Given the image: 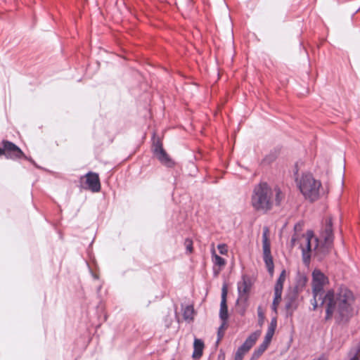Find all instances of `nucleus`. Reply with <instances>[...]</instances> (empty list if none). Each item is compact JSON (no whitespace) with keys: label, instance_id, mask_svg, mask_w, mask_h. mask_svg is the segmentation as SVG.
I'll return each instance as SVG.
<instances>
[{"label":"nucleus","instance_id":"b1692460","mask_svg":"<svg viewBox=\"0 0 360 360\" xmlns=\"http://www.w3.org/2000/svg\"><path fill=\"white\" fill-rule=\"evenodd\" d=\"M264 352V351L258 347V348L254 352L252 356L256 359L259 358Z\"/></svg>","mask_w":360,"mask_h":360},{"label":"nucleus","instance_id":"f03ea898","mask_svg":"<svg viewBox=\"0 0 360 360\" xmlns=\"http://www.w3.org/2000/svg\"><path fill=\"white\" fill-rule=\"evenodd\" d=\"M322 237L324 238V245L322 246H319L318 238L314 237L313 233L310 231L299 239L304 264H308L309 263L311 253L321 259L329 252L333 239L330 218L326 220V226L322 233Z\"/></svg>","mask_w":360,"mask_h":360},{"label":"nucleus","instance_id":"20e7f679","mask_svg":"<svg viewBox=\"0 0 360 360\" xmlns=\"http://www.w3.org/2000/svg\"><path fill=\"white\" fill-rule=\"evenodd\" d=\"M300 191L307 200L311 202L315 201L319 198V190L321 184L316 180L311 174H306L302 175L297 181Z\"/></svg>","mask_w":360,"mask_h":360},{"label":"nucleus","instance_id":"2eb2a0df","mask_svg":"<svg viewBox=\"0 0 360 360\" xmlns=\"http://www.w3.org/2000/svg\"><path fill=\"white\" fill-rule=\"evenodd\" d=\"M286 278V271L285 270H283L276 283L275 287H274V291H283V283Z\"/></svg>","mask_w":360,"mask_h":360},{"label":"nucleus","instance_id":"393cba45","mask_svg":"<svg viewBox=\"0 0 360 360\" xmlns=\"http://www.w3.org/2000/svg\"><path fill=\"white\" fill-rule=\"evenodd\" d=\"M264 352V351L258 347V348L254 352L252 356L256 359L259 358Z\"/></svg>","mask_w":360,"mask_h":360},{"label":"nucleus","instance_id":"39448f33","mask_svg":"<svg viewBox=\"0 0 360 360\" xmlns=\"http://www.w3.org/2000/svg\"><path fill=\"white\" fill-rule=\"evenodd\" d=\"M270 231L267 226L263 228L262 233V248L264 255V261L269 274L272 276L274 274V262L273 257L271 253V243H270Z\"/></svg>","mask_w":360,"mask_h":360},{"label":"nucleus","instance_id":"c85d7f7f","mask_svg":"<svg viewBox=\"0 0 360 360\" xmlns=\"http://www.w3.org/2000/svg\"><path fill=\"white\" fill-rule=\"evenodd\" d=\"M349 360H360V359H357V357H354L353 356H350Z\"/></svg>","mask_w":360,"mask_h":360},{"label":"nucleus","instance_id":"9b49d317","mask_svg":"<svg viewBox=\"0 0 360 360\" xmlns=\"http://www.w3.org/2000/svg\"><path fill=\"white\" fill-rule=\"evenodd\" d=\"M261 333V330H257L251 333L245 340V342L242 345V346H243V347L250 351V349L253 347V345L255 344L257 339L260 336Z\"/></svg>","mask_w":360,"mask_h":360},{"label":"nucleus","instance_id":"7ed1b4c3","mask_svg":"<svg viewBox=\"0 0 360 360\" xmlns=\"http://www.w3.org/2000/svg\"><path fill=\"white\" fill-rule=\"evenodd\" d=\"M285 194L278 186L271 188L266 183H260L253 190L251 203L257 211L266 212L273 206L280 205Z\"/></svg>","mask_w":360,"mask_h":360},{"label":"nucleus","instance_id":"5701e85b","mask_svg":"<svg viewBox=\"0 0 360 360\" xmlns=\"http://www.w3.org/2000/svg\"><path fill=\"white\" fill-rule=\"evenodd\" d=\"M217 248L221 255H226L228 252L227 245L225 244H219L217 246Z\"/></svg>","mask_w":360,"mask_h":360},{"label":"nucleus","instance_id":"f3484780","mask_svg":"<svg viewBox=\"0 0 360 360\" xmlns=\"http://www.w3.org/2000/svg\"><path fill=\"white\" fill-rule=\"evenodd\" d=\"M249 351L246 349L243 346H240L235 354L234 360H243L244 356L246 353H248Z\"/></svg>","mask_w":360,"mask_h":360},{"label":"nucleus","instance_id":"aec40b11","mask_svg":"<svg viewBox=\"0 0 360 360\" xmlns=\"http://www.w3.org/2000/svg\"><path fill=\"white\" fill-rule=\"evenodd\" d=\"M349 356H353L360 359V342L350 350Z\"/></svg>","mask_w":360,"mask_h":360},{"label":"nucleus","instance_id":"cd10ccee","mask_svg":"<svg viewBox=\"0 0 360 360\" xmlns=\"http://www.w3.org/2000/svg\"><path fill=\"white\" fill-rule=\"evenodd\" d=\"M295 240H296V238H295V236H293V237H292V240H291L292 243V245H295Z\"/></svg>","mask_w":360,"mask_h":360},{"label":"nucleus","instance_id":"f257e3e1","mask_svg":"<svg viewBox=\"0 0 360 360\" xmlns=\"http://www.w3.org/2000/svg\"><path fill=\"white\" fill-rule=\"evenodd\" d=\"M328 283V278L320 270L315 269L312 272L314 309L318 307L317 300H321V304L326 309V320L334 318L338 323L347 322L354 315V295L346 287H341L336 291L330 290L323 296V288Z\"/></svg>","mask_w":360,"mask_h":360},{"label":"nucleus","instance_id":"412c9836","mask_svg":"<svg viewBox=\"0 0 360 360\" xmlns=\"http://www.w3.org/2000/svg\"><path fill=\"white\" fill-rule=\"evenodd\" d=\"M184 245H185V246L186 248L187 251L189 253H191L193 252V250L192 240H191L189 238H186L185 240Z\"/></svg>","mask_w":360,"mask_h":360},{"label":"nucleus","instance_id":"4468645a","mask_svg":"<svg viewBox=\"0 0 360 360\" xmlns=\"http://www.w3.org/2000/svg\"><path fill=\"white\" fill-rule=\"evenodd\" d=\"M276 326H277V320L276 318H273L271 321V323H270L269 327H268L264 339L268 340L271 342V340L274 335Z\"/></svg>","mask_w":360,"mask_h":360},{"label":"nucleus","instance_id":"bb28decb","mask_svg":"<svg viewBox=\"0 0 360 360\" xmlns=\"http://www.w3.org/2000/svg\"><path fill=\"white\" fill-rule=\"evenodd\" d=\"M259 347L260 349H262L263 351H266V349H267L266 347L263 346L262 345L260 344V345L259 346Z\"/></svg>","mask_w":360,"mask_h":360},{"label":"nucleus","instance_id":"a211bd4d","mask_svg":"<svg viewBox=\"0 0 360 360\" xmlns=\"http://www.w3.org/2000/svg\"><path fill=\"white\" fill-rule=\"evenodd\" d=\"M194 309L191 306H187L184 311V317L186 320H191L193 319Z\"/></svg>","mask_w":360,"mask_h":360},{"label":"nucleus","instance_id":"9d476101","mask_svg":"<svg viewBox=\"0 0 360 360\" xmlns=\"http://www.w3.org/2000/svg\"><path fill=\"white\" fill-rule=\"evenodd\" d=\"M155 154L162 164L168 167H171L173 165V162L162 146H158L155 148Z\"/></svg>","mask_w":360,"mask_h":360},{"label":"nucleus","instance_id":"a878e982","mask_svg":"<svg viewBox=\"0 0 360 360\" xmlns=\"http://www.w3.org/2000/svg\"><path fill=\"white\" fill-rule=\"evenodd\" d=\"M271 343V341L268 340H266V339H264L263 342L261 343V345H262L263 346L266 347V348H268L269 345H270Z\"/></svg>","mask_w":360,"mask_h":360},{"label":"nucleus","instance_id":"6ab92c4d","mask_svg":"<svg viewBox=\"0 0 360 360\" xmlns=\"http://www.w3.org/2000/svg\"><path fill=\"white\" fill-rule=\"evenodd\" d=\"M257 314H258V324L259 326H262L264 323V313L261 307H258L257 308Z\"/></svg>","mask_w":360,"mask_h":360},{"label":"nucleus","instance_id":"4be33fe9","mask_svg":"<svg viewBox=\"0 0 360 360\" xmlns=\"http://www.w3.org/2000/svg\"><path fill=\"white\" fill-rule=\"evenodd\" d=\"M226 321H223L221 326L219 328V330H218L219 340L221 339L224 335V331L226 328Z\"/></svg>","mask_w":360,"mask_h":360},{"label":"nucleus","instance_id":"f8f14e48","mask_svg":"<svg viewBox=\"0 0 360 360\" xmlns=\"http://www.w3.org/2000/svg\"><path fill=\"white\" fill-rule=\"evenodd\" d=\"M194 351L193 353V357L194 359H200L202 355V351L204 349V343L201 340L195 339L193 343Z\"/></svg>","mask_w":360,"mask_h":360},{"label":"nucleus","instance_id":"ddd939ff","mask_svg":"<svg viewBox=\"0 0 360 360\" xmlns=\"http://www.w3.org/2000/svg\"><path fill=\"white\" fill-rule=\"evenodd\" d=\"M211 252L212 262L215 266H218L219 270H221L226 265V260L216 253L214 248H212Z\"/></svg>","mask_w":360,"mask_h":360},{"label":"nucleus","instance_id":"dca6fc26","mask_svg":"<svg viewBox=\"0 0 360 360\" xmlns=\"http://www.w3.org/2000/svg\"><path fill=\"white\" fill-rule=\"evenodd\" d=\"M283 291H274V299L272 303V309L276 313L277 312V308L281 301V295Z\"/></svg>","mask_w":360,"mask_h":360},{"label":"nucleus","instance_id":"c756f323","mask_svg":"<svg viewBox=\"0 0 360 360\" xmlns=\"http://www.w3.org/2000/svg\"><path fill=\"white\" fill-rule=\"evenodd\" d=\"M2 155L1 148H0V156Z\"/></svg>","mask_w":360,"mask_h":360},{"label":"nucleus","instance_id":"1a4fd4ad","mask_svg":"<svg viewBox=\"0 0 360 360\" xmlns=\"http://www.w3.org/2000/svg\"><path fill=\"white\" fill-rule=\"evenodd\" d=\"M226 295H227L226 287L224 286L222 288L221 300L220 311H219V317L222 320V321H226L229 318L228 307L226 304Z\"/></svg>","mask_w":360,"mask_h":360},{"label":"nucleus","instance_id":"0eeeda50","mask_svg":"<svg viewBox=\"0 0 360 360\" xmlns=\"http://www.w3.org/2000/svg\"><path fill=\"white\" fill-rule=\"evenodd\" d=\"M252 288V283L250 278L245 276L242 277V281L238 283V298L237 302L246 303Z\"/></svg>","mask_w":360,"mask_h":360},{"label":"nucleus","instance_id":"423d86ee","mask_svg":"<svg viewBox=\"0 0 360 360\" xmlns=\"http://www.w3.org/2000/svg\"><path fill=\"white\" fill-rule=\"evenodd\" d=\"M2 155H4L11 159H27L25 153L15 143L7 140H4L2 141Z\"/></svg>","mask_w":360,"mask_h":360},{"label":"nucleus","instance_id":"6e6552de","mask_svg":"<svg viewBox=\"0 0 360 360\" xmlns=\"http://www.w3.org/2000/svg\"><path fill=\"white\" fill-rule=\"evenodd\" d=\"M85 179L86 188L92 192H98L101 190V182L98 174L89 172L82 179Z\"/></svg>","mask_w":360,"mask_h":360}]
</instances>
